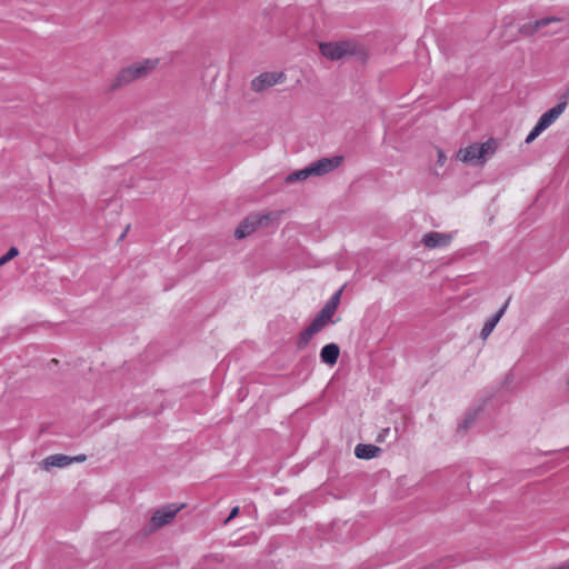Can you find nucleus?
<instances>
[{
	"label": "nucleus",
	"instance_id": "nucleus-4",
	"mask_svg": "<svg viewBox=\"0 0 569 569\" xmlns=\"http://www.w3.org/2000/svg\"><path fill=\"white\" fill-rule=\"evenodd\" d=\"M158 64L157 59H147L143 61L136 62L127 68L119 71L116 77L114 83L111 86L112 89L128 84L153 70Z\"/></svg>",
	"mask_w": 569,
	"mask_h": 569
},
{
	"label": "nucleus",
	"instance_id": "nucleus-5",
	"mask_svg": "<svg viewBox=\"0 0 569 569\" xmlns=\"http://www.w3.org/2000/svg\"><path fill=\"white\" fill-rule=\"evenodd\" d=\"M179 510L180 508L174 506H168L160 510H157L149 521L150 531H156L171 522L179 512Z\"/></svg>",
	"mask_w": 569,
	"mask_h": 569
},
{
	"label": "nucleus",
	"instance_id": "nucleus-14",
	"mask_svg": "<svg viewBox=\"0 0 569 569\" xmlns=\"http://www.w3.org/2000/svg\"><path fill=\"white\" fill-rule=\"evenodd\" d=\"M381 449L375 445L360 443L355 448V455L359 459H372L378 456Z\"/></svg>",
	"mask_w": 569,
	"mask_h": 569
},
{
	"label": "nucleus",
	"instance_id": "nucleus-25",
	"mask_svg": "<svg viewBox=\"0 0 569 569\" xmlns=\"http://www.w3.org/2000/svg\"><path fill=\"white\" fill-rule=\"evenodd\" d=\"M568 386H569V379H568Z\"/></svg>",
	"mask_w": 569,
	"mask_h": 569
},
{
	"label": "nucleus",
	"instance_id": "nucleus-9",
	"mask_svg": "<svg viewBox=\"0 0 569 569\" xmlns=\"http://www.w3.org/2000/svg\"><path fill=\"white\" fill-rule=\"evenodd\" d=\"M261 220L262 219L260 217H249V218H247L234 230L236 238L243 239L244 237L249 236L261 223Z\"/></svg>",
	"mask_w": 569,
	"mask_h": 569
},
{
	"label": "nucleus",
	"instance_id": "nucleus-17",
	"mask_svg": "<svg viewBox=\"0 0 569 569\" xmlns=\"http://www.w3.org/2000/svg\"><path fill=\"white\" fill-rule=\"evenodd\" d=\"M19 254V250L16 248V247H11L7 253H4L1 258H0V266H3L6 264L7 262H9L10 260H12L13 258H16L17 256Z\"/></svg>",
	"mask_w": 569,
	"mask_h": 569
},
{
	"label": "nucleus",
	"instance_id": "nucleus-18",
	"mask_svg": "<svg viewBox=\"0 0 569 569\" xmlns=\"http://www.w3.org/2000/svg\"><path fill=\"white\" fill-rule=\"evenodd\" d=\"M543 132V130L541 129V127H539L537 123L536 126L533 127V129L529 132V134L527 136L526 138V143H531L532 141H535L541 133Z\"/></svg>",
	"mask_w": 569,
	"mask_h": 569
},
{
	"label": "nucleus",
	"instance_id": "nucleus-8",
	"mask_svg": "<svg viewBox=\"0 0 569 569\" xmlns=\"http://www.w3.org/2000/svg\"><path fill=\"white\" fill-rule=\"evenodd\" d=\"M567 103L560 102L542 113V116L539 118L537 124L541 127V129L545 131L547 128H549L565 111Z\"/></svg>",
	"mask_w": 569,
	"mask_h": 569
},
{
	"label": "nucleus",
	"instance_id": "nucleus-16",
	"mask_svg": "<svg viewBox=\"0 0 569 569\" xmlns=\"http://www.w3.org/2000/svg\"><path fill=\"white\" fill-rule=\"evenodd\" d=\"M560 21H561V19L556 18V17L541 18L533 22L532 30L538 31L552 22H560Z\"/></svg>",
	"mask_w": 569,
	"mask_h": 569
},
{
	"label": "nucleus",
	"instance_id": "nucleus-3",
	"mask_svg": "<svg viewBox=\"0 0 569 569\" xmlns=\"http://www.w3.org/2000/svg\"><path fill=\"white\" fill-rule=\"evenodd\" d=\"M496 150V141L493 139H489L481 144L473 143L467 148L460 149L457 157L466 163L481 164L492 157Z\"/></svg>",
	"mask_w": 569,
	"mask_h": 569
},
{
	"label": "nucleus",
	"instance_id": "nucleus-6",
	"mask_svg": "<svg viewBox=\"0 0 569 569\" xmlns=\"http://www.w3.org/2000/svg\"><path fill=\"white\" fill-rule=\"evenodd\" d=\"M283 80L284 74L282 72H263L251 81V88L253 91L260 92L277 83H281Z\"/></svg>",
	"mask_w": 569,
	"mask_h": 569
},
{
	"label": "nucleus",
	"instance_id": "nucleus-2",
	"mask_svg": "<svg viewBox=\"0 0 569 569\" xmlns=\"http://www.w3.org/2000/svg\"><path fill=\"white\" fill-rule=\"evenodd\" d=\"M319 50L323 57L332 61L362 53L361 47L353 40L321 42Z\"/></svg>",
	"mask_w": 569,
	"mask_h": 569
},
{
	"label": "nucleus",
	"instance_id": "nucleus-7",
	"mask_svg": "<svg viewBox=\"0 0 569 569\" xmlns=\"http://www.w3.org/2000/svg\"><path fill=\"white\" fill-rule=\"evenodd\" d=\"M452 240V234L430 231L423 234L421 242L426 248H443L448 247Z\"/></svg>",
	"mask_w": 569,
	"mask_h": 569
},
{
	"label": "nucleus",
	"instance_id": "nucleus-15",
	"mask_svg": "<svg viewBox=\"0 0 569 569\" xmlns=\"http://www.w3.org/2000/svg\"><path fill=\"white\" fill-rule=\"evenodd\" d=\"M319 332L318 330L316 329H312V326H308L301 333H300V337H299V340H298V348L299 349H303L305 347H307V345L309 343V341L311 340V338L317 333Z\"/></svg>",
	"mask_w": 569,
	"mask_h": 569
},
{
	"label": "nucleus",
	"instance_id": "nucleus-13",
	"mask_svg": "<svg viewBox=\"0 0 569 569\" xmlns=\"http://www.w3.org/2000/svg\"><path fill=\"white\" fill-rule=\"evenodd\" d=\"M506 308H507V303L500 310H498L490 319H488L485 322V325L481 329V332H480L481 339H487L491 335V332L496 328L497 323L503 316Z\"/></svg>",
	"mask_w": 569,
	"mask_h": 569
},
{
	"label": "nucleus",
	"instance_id": "nucleus-21",
	"mask_svg": "<svg viewBox=\"0 0 569 569\" xmlns=\"http://www.w3.org/2000/svg\"><path fill=\"white\" fill-rule=\"evenodd\" d=\"M239 513V507H234L231 509L230 511V515L228 517V519L226 520V522L230 521L231 519L236 518Z\"/></svg>",
	"mask_w": 569,
	"mask_h": 569
},
{
	"label": "nucleus",
	"instance_id": "nucleus-11",
	"mask_svg": "<svg viewBox=\"0 0 569 569\" xmlns=\"http://www.w3.org/2000/svg\"><path fill=\"white\" fill-rule=\"evenodd\" d=\"M340 355V348L336 343H328L322 347L320 351V359L323 363L329 366L336 365Z\"/></svg>",
	"mask_w": 569,
	"mask_h": 569
},
{
	"label": "nucleus",
	"instance_id": "nucleus-12",
	"mask_svg": "<svg viewBox=\"0 0 569 569\" xmlns=\"http://www.w3.org/2000/svg\"><path fill=\"white\" fill-rule=\"evenodd\" d=\"M71 465V457L67 455H51L43 460V468L50 470L53 467L64 468Z\"/></svg>",
	"mask_w": 569,
	"mask_h": 569
},
{
	"label": "nucleus",
	"instance_id": "nucleus-20",
	"mask_svg": "<svg viewBox=\"0 0 569 569\" xmlns=\"http://www.w3.org/2000/svg\"><path fill=\"white\" fill-rule=\"evenodd\" d=\"M86 460H87V456L86 455H78V456L71 457V463H73V462H83Z\"/></svg>",
	"mask_w": 569,
	"mask_h": 569
},
{
	"label": "nucleus",
	"instance_id": "nucleus-24",
	"mask_svg": "<svg viewBox=\"0 0 569 569\" xmlns=\"http://www.w3.org/2000/svg\"><path fill=\"white\" fill-rule=\"evenodd\" d=\"M439 161H440V162H441V161H443V158H442V154H441V153L439 154Z\"/></svg>",
	"mask_w": 569,
	"mask_h": 569
},
{
	"label": "nucleus",
	"instance_id": "nucleus-23",
	"mask_svg": "<svg viewBox=\"0 0 569 569\" xmlns=\"http://www.w3.org/2000/svg\"><path fill=\"white\" fill-rule=\"evenodd\" d=\"M439 161H440V162H441V161H443V158H442V154H441V153L439 154Z\"/></svg>",
	"mask_w": 569,
	"mask_h": 569
},
{
	"label": "nucleus",
	"instance_id": "nucleus-10",
	"mask_svg": "<svg viewBox=\"0 0 569 569\" xmlns=\"http://www.w3.org/2000/svg\"><path fill=\"white\" fill-rule=\"evenodd\" d=\"M333 315L332 307L325 306L311 321L310 326H312V329L320 331L330 322Z\"/></svg>",
	"mask_w": 569,
	"mask_h": 569
},
{
	"label": "nucleus",
	"instance_id": "nucleus-19",
	"mask_svg": "<svg viewBox=\"0 0 569 569\" xmlns=\"http://www.w3.org/2000/svg\"><path fill=\"white\" fill-rule=\"evenodd\" d=\"M341 292H342V289H340L337 292H335L333 296L330 298V300L326 303V306H331L332 307V311H335V312H336L337 307L339 305Z\"/></svg>",
	"mask_w": 569,
	"mask_h": 569
},
{
	"label": "nucleus",
	"instance_id": "nucleus-22",
	"mask_svg": "<svg viewBox=\"0 0 569 569\" xmlns=\"http://www.w3.org/2000/svg\"><path fill=\"white\" fill-rule=\"evenodd\" d=\"M552 569H569V560L562 562L561 565H559L558 567L552 568Z\"/></svg>",
	"mask_w": 569,
	"mask_h": 569
},
{
	"label": "nucleus",
	"instance_id": "nucleus-1",
	"mask_svg": "<svg viewBox=\"0 0 569 569\" xmlns=\"http://www.w3.org/2000/svg\"><path fill=\"white\" fill-rule=\"evenodd\" d=\"M343 161L341 156H333L330 158H321L303 169L297 170L286 178L287 183H292L298 180H306L310 177H322L335 169H337Z\"/></svg>",
	"mask_w": 569,
	"mask_h": 569
}]
</instances>
